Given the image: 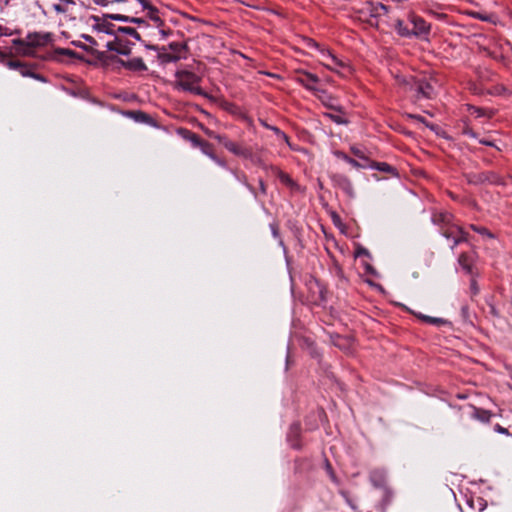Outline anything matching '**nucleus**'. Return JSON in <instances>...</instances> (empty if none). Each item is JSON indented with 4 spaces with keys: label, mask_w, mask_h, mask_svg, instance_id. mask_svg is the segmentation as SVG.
<instances>
[{
    "label": "nucleus",
    "mask_w": 512,
    "mask_h": 512,
    "mask_svg": "<svg viewBox=\"0 0 512 512\" xmlns=\"http://www.w3.org/2000/svg\"><path fill=\"white\" fill-rule=\"evenodd\" d=\"M110 18L115 20V21H121V22H126V23H133V24H137V25H146L145 19L138 18V17H131V16H127V15H124V14L112 16Z\"/></svg>",
    "instance_id": "nucleus-25"
},
{
    "label": "nucleus",
    "mask_w": 512,
    "mask_h": 512,
    "mask_svg": "<svg viewBox=\"0 0 512 512\" xmlns=\"http://www.w3.org/2000/svg\"><path fill=\"white\" fill-rule=\"evenodd\" d=\"M462 133L471 138H477V134L469 127H465Z\"/></svg>",
    "instance_id": "nucleus-46"
},
{
    "label": "nucleus",
    "mask_w": 512,
    "mask_h": 512,
    "mask_svg": "<svg viewBox=\"0 0 512 512\" xmlns=\"http://www.w3.org/2000/svg\"><path fill=\"white\" fill-rule=\"evenodd\" d=\"M371 484L378 489L385 488L387 485V472L383 468L372 469L369 473Z\"/></svg>",
    "instance_id": "nucleus-12"
},
{
    "label": "nucleus",
    "mask_w": 512,
    "mask_h": 512,
    "mask_svg": "<svg viewBox=\"0 0 512 512\" xmlns=\"http://www.w3.org/2000/svg\"><path fill=\"white\" fill-rule=\"evenodd\" d=\"M4 57L3 52L0 50V58Z\"/></svg>",
    "instance_id": "nucleus-62"
},
{
    "label": "nucleus",
    "mask_w": 512,
    "mask_h": 512,
    "mask_svg": "<svg viewBox=\"0 0 512 512\" xmlns=\"http://www.w3.org/2000/svg\"><path fill=\"white\" fill-rule=\"evenodd\" d=\"M94 53L97 59L105 64L118 63L122 67L130 71H147L148 69L147 65L140 57H136L130 60H123L116 55H109L107 52L104 51H95Z\"/></svg>",
    "instance_id": "nucleus-3"
},
{
    "label": "nucleus",
    "mask_w": 512,
    "mask_h": 512,
    "mask_svg": "<svg viewBox=\"0 0 512 512\" xmlns=\"http://www.w3.org/2000/svg\"><path fill=\"white\" fill-rule=\"evenodd\" d=\"M322 93L323 95L319 96V99L326 108L334 112L345 114V109L337 103L333 96L326 94L324 91H322Z\"/></svg>",
    "instance_id": "nucleus-16"
},
{
    "label": "nucleus",
    "mask_w": 512,
    "mask_h": 512,
    "mask_svg": "<svg viewBox=\"0 0 512 512\" xmlns=\"http://www.w3.org/2000/svg\"><path fill=\"white\" fill-rule=\"evenodd\" d=\"M382 490H383L382 501L384 504H389L393 498V491L388 486H386L385 488H382Z\"/></svg>",
    "instance_id": "nucleus-38"
},
{
    "label": "nucleus",
    "mask_w": 512,
    "mask_h": 512,
    "mask_svg": "<svg viewBox=\"0 0 512 512\" xmlns=\"http://www.w3.org/2000/svg\"><path fill=\"white\" fill-rule=\"evenodd\" d=\"M158 58L161 63L166 64V63L177 62L180 59V56L177 54H174V53H168V52H166V50H164V51L159 52Z\"/></svg>",
    "instance_id": "nucleus-31"
},
{
    "label": "nucleus",
    "mask_w": 512,
    "mask_h": 512,
    "mask_svg": "<svg viewBox=\"0 0 512 512\" xmlns=\"http://www.w3.org/2000/svg\"><path fill=\"white\" fill-rule=\"evenodd\" d=\"M53 9L57 13H65L66 12V8L61 4H53Z\"/></svg>",
    "instance_id": "nucleus-48"
},
{
    "label": "nucleus",
    "mask_w": 512,
    "mask_h": 512,
    "mask_svg": "<svg viewBox=\"0 0 512 512\" xmlns=\"http://www.w3.org/2000/svg\"><path fill=\"white\" fill-rule=\"evenodd\" d=\"M414 77H405L401 75L396 76L397 84L401 87H403L405 90L412 91L413 90V84L415 82Z\"/></svg>",
    "instance_id": "nucleus-27"
},
{
    "label": "nucleus",
    "mask_w": 512,
    "mask_h": 512,
    "mask_svg": "<svg viewBox=\"0 0 512 512\" xmlns=\"http://www.w3.org/2000/svg\"><path fill=\"white\" fill-rule=\"evenodd\" d=\"M331 180L334 183V185H336L341 190H343L347 195H349V196L353 195V193H354L353 184L347 176H345L343 174H333L331 176Z\"/></svg>",
    "instance_id": "nucleus-13"
},
{
    "label": "nucleus",
    "mask_w": 512,
    "mask_h": 512,
    "mask_svg": "<svg viewBox=\"0 0 512 512\" xmlns=\"http://www.w3.org/2000/svg\"><path fill=\"white\" fill-rule=\"evenodd\" d=\"M410 117L416 118V119H418V120H422V119H423L421 116H413V115H410Z\"/></svg>",
    "instance_id": "nucleus-61"
},
{
    "label": "nucleus",
    "mask_w": 512,
    "mask_h": 512,
    "mask_svg": "<svg viewBox=\"0 0 512 512\" xmlns=\"http://www.w3.org/2000/svg\"><path fill=\"white\" fill-rule=\"evenodd\" d=\"M178 135H180L184 140L189 141L194 148H197L202 138L194 133L193 131L186 128H179L177 130Z\"/></svg>",
    "instance_id": "nucleus-17"
},
{
    "label": "nucleus",
    "mask_w": 512,
    "mask_h": 512,
    "mask_svg": "<svg viewBox=\"0 0 512 512\" xmlns=\"http://www.w3.org/2000/svg\"><path fill=\"white\" fill-rule=\"evenodd\" d=\"M468 240V233L465 232L460 226H459V234H457L454 244L451 245V249L454 250V248L459 245L462 242H466Z\"/></svg>",
    "instance_id": "nucleus-35"
},
{
    "label": "nucleus",
    "mask_w": 512,
    "mask_h": 512,
    "mask_svg": "<svg viewBox=\"0 0 512 512\" xmlns=\"http://www.w3.org/2000/svg\"><path fill=\"white\" fill-rule=\"evenodd\" d=\"M300 435H301V425L298 422L291 424L288 434H287V440L292 448H294V449L301 448Z\"/></svg>",
    "instance_id": "nucleus-14"
},
{
    "label": "nucleus",
    "mask_w": 512,
    "mask_h": 512,
    "mask_svg": "<svg viewBox=\"0 0 512 512\" xmlns=\"http://www.w3.org/2000/svg\"><path fill=\"white\" fill-rule=\"evenodd\" d=\"M260 189L262 190L263 193H265V185L262 181H260Z\"/></svg>",
    "instance_id": "nucleus-58"
},
{
    "label": "nucleus",
    "mask_w": 512,
    "mask_h": 512,
    "mask_svg": "<svg viewBox=\"0 0 512 512\" xmlns=\"http://www.w3.org/2000/svg\"><path fill=\"white\" fill-rule=\"evenodd\" d=\"M22 65V62L20 61H17V60H10L7 62V66L10 68V69H16V70H19L20 67Z\"/></svg>",
    "instance_id": "nucleus-43"
},
{
    "label": "nucleus",
    "mask_w": 512,
    "mask_h": 512,
    "mask_svg": "<svg viewBox=\"0 0 512 512\" xmlns=\"http://www.w3.org/2000/svg\"><path fill=\"white\" fill-rule=\"evenodd\" d=\"M413 92L416 93V99L426 98L431 99L434 97L433 86L425 79H415L413 84Z\"/></svg>",
    "instance_id": "nucleus-10"
},
{
    "label": "nucleus",
    "mask_w": 512,
    "mask_h": 512,
    "mask_svg": "<svg viewBox=\"0 0 512 512\" xmlns=\"http://www.w3.org/2000/svg\"><path fill=\"white\" fill-rule=\"evenodd\" d=\"M361 254H368V251L364 248H360L357 252V255H361Z\"/></svg>",
    "instance_id": "nucleus-57"
},
{
    "label": "nucleus",
    "mask_w": 512,
    "mask_h": 512,
    "mask_svg": "<svg viewBox=\"0 0 512 512\" xmlns=\"http://www.w3.org/2000/svg\"><path fill=\"white\" fill-rule=\"evenodd\" d=\"M279 179L283 184L288 185L290 187H293L296 185L295 182L293 181V179L288 174H286L284 172L279 173Z\"/></svg>",
    "instance_id": "nucleus-40"
},
{
    "label": "nucleus",
    "mask_w": 512,
    "mask_h": 512,
    "mask_svg": "<svg viewBox=\"0 0 512 512\" xmlns=\"http://www.w3.org/2000/svg\"><path fill=\"white\" fill-rule=\"evenodd\" d=\"M336 155L339 158H342L345 162H347L348 164H350L352 167H354L356 169H366V168H368V163L363 162V161L359 162V161L355 160L354 158L349 157L348 155H346L343 152H337Z\"/></svg>",
    "instance_id": "nucleus-24"
},
{
    "label": "nucleus",
    "mask_w": 512,
    "mask_h": 512,
    "mask_svg": "<svg viewBox=\"0 0 512 512\" xmlns=\"http://www.w3.org/2000/svg\"><path fill=\"white\" fill-rule=\"evenodd\" d=\"M19 72L22 76H25V77H32V78H35L37 80H40V81H44V78L43 76L39 75V74H36L34 72H32L27 65L23 64L21 65L20 69H19Z\"/></svg>",
    "instance_id": "nucleus-34"
},
{
    "label": "nucleus",
    "mask_w": 512,
    "mask_h": 512,
    "mask_svg": "<svg viewBox=\"0 0 512 512\" xmlns=\"http://www.w3.org/2000/svg\"><path fill=\"white\" fill-rule=\"evenodd\" d=\"M354 18L372 28L379 27V19L389 12V7L371 0L359 1L352 6Z\"/></svg>",
    "instance_id": "nucleus-1"
},
{
    "label": "nucleus",
    "mask_w": 512,
    "mask_h": 512,
    "mask_svg": "<svg viewBox=\"0 0 512 512\" xmlns=\"http://www.w3.org/2000/svg\"><path fill=\"white\" fill-rule=\"evenodd\" d=\"M440 234L448 240H452L454 243L457 234H459V225L451 222L449 225L443 226L440 230Z\"/></svg>",
    "instance_id": "nucleus-19"
},
{
    "label": "nucleus",
    "mask_w": 512,
    "mask_h": 512,
    "mask_svg": "<svg viewBox=\"0 0 512 512\" xmlns=\"http://www.w3.org/2000/svg\"><path fill=\"white\" fill-rule=\"evenodd\" d=\"M168 48L172 51V53L174 54H179L181 53L183 50H186L187 46L185 43H181V42H171L169 45H168Z\"/></svg>",
    "instance_id": "nucleus-36"
},
{
    "label": "nucleus",
    "mask_w": 512,
    "mask_h": 512,
    "mask_svg": "<svg viewBox=\"0 0 512 512\" xmlns=\"http://www.w3.org/2000/svg\"><path fill=\"white\" fill-rule=\"evenodd\" d=\"M176 82L175 87L183 91H188L193 94L207 97V93L198 86L201 78L195 73L188 70H178L175 73Z\"/></svg>",
    "instance_id": "nucleus-2"
},
{
    "label": "nucleus",
    "mask_w": 512,
    "mask_h": 512,
    "mask_svg": "<svg viewBox=\"0 0 512 512\" xmlns=\"http://www.w3.org/2000/svg\"><path fill=\"white\" fill-rule=\"evenodd\" d=\"M272 129H273V131H275V133H276V134H277V135H278L282 140H284L286 143H288V144H289V137H288L284 132H282V131H281L279 128H277V127H273Z\"/></svg>",
    "instance_id": "nucleus-44"
},
{
    "label": "nucleus",
    "mask_w": 512,
    "mask_h": 512,
    "mask_svg": "<svg viewBox=\"0 0 512 512\" xmlns=\"http://www.w3.org/2000/svg\"><path fill=\"white\" fill-rule=\"evenodd\" d=\"M350 150H351V153H352L354 156L358 157V158H359V159H361L363 162H366V163H368V164L370 163V159H368V158L364 155V153H363V151H362L361 149H359V148H357V147H351V149H350Z\"/></svg>",
    "instance_id": "nucleus-39"
},
{
    "label": "nucleus",
    "mask_w": 512,
    "mask_h": 512,
    "mask_svg": "<svg viewBox=\"0 0 512 512\" xmlns=\"http://www.w3.org/2000/svg\"><path fill=\"white\" fill-rule=\"evenodd\" d=\"M465 178L469 184H504L502 177L494 171L470 172L465 174Z\"/></svg>",
    "instance_id": "nucleus-5"
},
{
    "label": "nucleus",
    "mask_w": 512,
    "mask_h": 512,
    "mask_svg": "<svg viewBox=\"0 0 512 512\" xmlns=\"http://www.w3.org/2000/svg\"><path fill=\"white\" fill-rule=\"evenodd\" d=\"M58 53L62 55L74 56L76 53L70 49L61 48L58 50Z\"/></svg>",
    "instance_id": "nucleus-47"
},
{
    "label": "nucleus",
    "mask_w": 512,
    "mask_h": 512,
    "mask_svg": "<svg viewBox=\"0 0 512 512\" xmlns=\"http://www.w3.org/2000/svg\"><path fill=\"white\" fill-rule=\"evenodd\" d=\"M72 44H73L74 46L79 47V48H82V49H84V50H86V51H90V49H89L85 44H83V43H82V42H80V41H73V42H72Z\"/></svg>",
    "instance_id": "nucleus-51"
},
{
    "label": "nucleus",
    "mask_w": 512,
    "mask_h": 512,
    "mask_svg": "<svg viewBox=\"0 0 512 512\" xmlns=\"http://www.w3.org/2000/svg\"><path fill=\"white\" fill-rule=\"evenodd\" d=\"M295 81L305 87L307 90L316 92L318 89L316 88V84L319 82V78L317 75L307 72L305 70H296L295 71Z\"/></svg>",
    "instance_id": "nucleus-9"
},
{
    "label": "nucleus",
    "mask_w": 512,
    "mask_h": 512,
    "mask_svg": "<svg viewBox=\"0 0 512 512\" xmlns=\"http://www.w3.org/2000/svg\"><path fill=\"white\" fill-rule=\"evenodd\" d=\"M26 39L29 40L30 44L34 49L36 47H43L51 43L53 40V34L50 32H33L29 33Z\"/></svg>",
    "instance_id": "nucleus-11"
},
{
    "label": "nucleus",
    "mask_w": 512,
    "mask_h": 512,
    "mask_svg": "<svg viewBox=\"0 0 512 512\" xmlns=\"http://www.w3.org/2000/svg\"><path fill=\"white\" fill-rule=\"evenodd\" d=\"M137 1L142 5L143 10L145 8H148L149 5H151L149 0H137Z\"/></svg>",
    "instance_id": "nucleus-55"
},
{
    "label": "nucleus",
    "mask_w": 512,
    "mask_h": 512,
    "mask_svg": "<svg viewBox=\"0 0 512 512\" xmlns=\"http://www.w3.org/2000/svg\"><path fill=\"white\" fill-rule=\"evenodd\" d=\"M12 44L15 47L16 53L20 55L31 56L34 53V49L27 39H14Z\"/></svg>",
    "instance_id": "nucleus-15"
},
{
    "label": "nucleus",
    "mask_w": 512,
    "mask_h": 512,
    "mask_svg": "<svg viewBox=\"0 0 512 512\" xmlns=\"http://www.w3.org/2000/svg\"><path fill=\"white\" fill-rule=\"evenodd\" d=\"M207 134L217 140L219 144L225 147L232 154L245 159L252 158V151L250 148L230 140L226 135L215 134L212 131H208Z\"/></svg>",
    "instance_id": "nucleus-4"
},
{
    "label": "nucleus",
    "mask_w": 512,
    "mask_h": 512,
    "mask_svg": "<svg viewBox=\"0 0 512 512\" xmlns=\"http://www.w3.org/2000/svg\"><path fill=\"white\" fill-rule=\"evenodd\" d=\"M114 36V40L107 42V49L109 51H114L120 55H129L131 53L132 46L134 45V43L118 32H116Z\"/></svg>",
    "instance_id": "nucleus-7"
},
{
    "label": "nucleus",
    "mask_w": 512,
    "mask_h": 512,
    "mask_svg": "<svg viewBox=\"0 0 512 512\" xmlns=\"http://www.w3.org/2000/svg\"><path fill=\"white\" fill-rule=\"evenodd\" d=\"M117 31H118V33H120L121 35H124L125 37L131 36L137 41L142 40L140 34L137 32V30L135 28L119 26V27H117Z\"/></svg>",
    "instance_id": "nucleus-32"
},
{
    "label": "nucleus",
    "mask_w": 512,
    "mask_h": 512,
    "mask_svg": "<svg viewBox=\"0 0 512 512\" xmlns=\"http://www.w3.org/2000/svg\"><path fill=\"white\" fill-rule=\"evenodd\" d=\"M129 115L137 122L151 124L152 118L149 114L142 111H130Z\"/></svg>",
    "instance_id": "nucleus-29"
},
{
    "label": "nucleus",
    "mask_w": 512,
    "mask_h": 512,
    "mask_svg": "<svg viewBox=\"0 0 512 512\" xmlns=\"http://www.w3.org/2000/svg\"><path fill=\"white\" fill-rule=\"evenodd\" d=\"M470 228L481 235L487 236L488 238H493V234L485 227L471 224Z\"/></svg>",
    "instance_id": "nucleus-37"
},
{
    "label": "nucleus",
    "mask_w": 512,
    "mask_h": 512,
    "mask_svg": "<svg viewBox=\"0 0 512 512\" xmlns=\"http://www.w3.org/2000/svg\"><path fill=\"white\" fill-rule=\"evenodd\" d=\"M458 263L467 274H472V258L467 253H461L458 257Z\"/></svg>",
    "instance_id": "nucleus-21"
},
{
    "label": "nucleus",
    "mask_w": 512,
    "mask_h": 512,
    "mask_svg": "<svg viewBox=\"0 0 512 512\" xmlns=\"http://www.w3.org/2000/svg\"><path fill=\"white\" fill-rule=\"evenodd\" d=\"M368 168H373V169L383 171L386 173H394V171H395V169L391 165H389L385 162H375V161H371V160H370V163L368 164Z\"/></svg>",
    "instance_id": "nucleus-30"
},
{
    "label": "nucleus",
    "mask_w": 512,
    "mask_h": 512,
    "mask_svg": "<svg viewBox=\"0 0 512 512\" xmlns=\"http://www.w3.org/2000/svg\"><path fill=\"white\" fill-rule=\"evenodd\" d=\"M161 32L163 35H165V36L167 35V33L164 30H162Z\"/></svg>",
    "instance_id": "nucleus-63"
},
{
    "label": "nucleus",
    "mask_w": 512,
    "mask_h": 512,
    "mask_svg": "<svg viewBox=\"0 0 512 512\" xmlns=\"http://www.w3.org/2000/svg\"><path fill=\"white\" fill-rule=\"evenodd\" d=\"M417 317L426 323H429V324H432V325H435L438 327L449 324V322L443 318L431 317V316H427V315H423V314H418Z\"/></svg>",
    "instance_id": "nucleus-28"
},
{
    "label": "nucleus",
    "mask_w": 512,
    "mask_h": 512,
    "mask_svg": "<svg viewBox=\"0 0 512 512\" xmlns=\"http://www.w3.org/2000/svg\"><path fill=\"white\" fill-rule=\"evenodd\" d=\"M326 471L330 480L334 483H338V478L329 462L326 463Z\"/></svg>",
    "instance_id": "nucleus-41"
},
{
    "label": "nucleus",
    "mask_w": 512,
    "mask_h": 512,
    "mask_svg": "<svg viewBox=\"0 0 512 512\" xmlns=\"http://www.w3.org/2000/svg\"><path fill=\"white\" fill-rule=\"evenodd\" d=\"M393 27L401 37H411L410 28L408 27V24L404 23V21H402L401 19H396Z\"/></svg>",
    "instance_id": "nucleus-26"
},
{
    "label": "nucleus",
    "mask_w": 512,
    "mask_h": 512,
    "mask_svg": "<svg viewBox=\"0 0 512 512\" xmlns=\"http://www.w3.org/2000/svg\"><path fill=\"white\" fill-rule=\"evenodd\" d=\"M496 430L500 433H507V429L501 427L499 424L496 425Z\"/></svg>",
    "instance_id": "nucleus-56"
},
{
    "label": "nucleus",
    "mask_w": 512,
    "mask_h": 512,
    "mask_svg": "<svg viewBox=\"0 0 512 512\" xmlns=\"http://www.w3.org/2000/svg\"><path fill=\"white\" fill-rule=\"evenodd\" d=\"M409 22L412 25V28H410L411 37L426 38L429 35L431 26L422 17L411 14Z\"/></svg>",
    "instance_id": "nucleus-8"
},
{
    "label": "nucleus",
    "mask_w": 512,
    "mask_h": 512,
    "mask_svg": "<svg viewBox=\"0 0 512 512\" xmlns=\"http://www.w3.org/2000/svg\"><path fill=\"white\" fill-rule=\"evenodd\" d=\"M432 222L439 226V231L443 228V226L449 225L453 222V216L447 212L436 213L432 216Z\"/></svg>",
    "instance_id": "nucleus-18"
},
{
    "label": "nucleus",
    "mask_w": 512,
    "mask_h": 512,
    "mask_svg": "<svg viewBox=\"0 0 512 512\" xmlns=\"http://www.w3.org/2000/svg\"><path fill=\"white\" fill-rule=\"evenodd\" d=\"M323 117L328 118L332 122L338 125H347L349 121L345 118V114H341L338 112H324Z\"/></svg>",
    "instance_id": "nucleus-23"
},
{
    "label": "nucleus",
    "mask_w": 512,
    "mask_h": 512,
    "mask_svg": "<svg viewBox=\"0 0 512 512\" xmlns=\"http://www.w3.org/2000/svg\"><path fill=\"white\" fill-rule=\"evenodd\" d=\"M82 38L85 39L87 42H89L92 45H96L97 41L90 35L83 34Z\"/></svg>",
    "instance_id": "nucleus-49"
},
{
    "label": "nucleus",
    "mask_w": 512,
    "mask_h": 512,
    "mask_svg": "<svg viewBox=\"0 0 512 512\" xmlns=\"http://www.w3.org/2000/svg\"><path fill=\"white\" fill-rule=\"evenodd\" d=\"M92 2L96 5H99V6H107L109 3H111V1L109 0H92Z\"/></svg>",
    "instance_id": "nucleus-50"
},
{
    "label": "nucleus",
    "mask_w": 512,
    "mask_h": 512,
    "mask_svg": "<svg viewBox=\"0 0 512 512\" xmlns=\"http://www.w3.org/2000/svg\"><path fill=\"white\" fill-rule=\"evenodd\" d=\"M144 10H147V16L156 24L157 27H161L164 25V21L160 18L159 10L157 7L151 4L148 6V8H145Z\"/></svg>",
    "instance_id": "nucleus-22"
},
{
    "label": "nucleus",
    "mask_w": 512,
    "mask_h": 512,
    "mask_svg": "<svg viewBox=\"0 0 512 512\" xmlns=\"http://www.w3.org/2000/svg\"><path fill=\"white\" fill-rule=\"evenodd\" d=\"M118 15L117 13H105L101 17L100 16H91L93 20L92 28L98 32H103L109 35L116 34L117 27L110 22L112 20L110 17Z\"/></svg>",
    "instance_id": "nucleus-6"
},
{
    "label": "nucleus",
    "mask_w": 512,
    "mask_h": 512,
    "mask_svg": "<svg viewBox=\"0 0 512 512\" xmlns=\"http://www.w3.org/2000/svg\"><path fill=\"white\" fill-rule=\"evenodd\" d=\"M328 57L330 58L333 65L338 67H344V63L341 60L337 59L334 55L329 54Z\"/></svg>",
    "instance_id": "nucleus-45"
},
{
    "label": "nucleus",
    "mask_w": 512,
    "mask_h": 512,
    "mask_svg": "<svg viewBox=\"0 0 512 512\" xmlns=\"http://www.w3.org/2000/svg\"><path fill=\"white\" fill-rule=\"evenodd\" d=\"M471 417L483 423L490 422L492 413L489 410L473 407Z\"/></svg>",
    "instance_id": "nucleus-20"
},
{
    "label": "nucleus",
    "mask_w": 512,
    "mask_h": 512,
    "mask_svg": "<svg viewBox=\"0 0 512 512\" xmlns=\"http://www.w3.org/2000/svg\"><path fill=\"white\" fill-rule=\"evenodd\" d=\"M146 47H147L148 49L156 50V51H159V52H160V51H164V50H166V47H165V46H163V47L159 48V47H158V46H156V45H146Z\"/></svg>",
    "instance_id": "nucleus-53"
},
{
    "label": "nucleus",
    "mask_w": 512,
    "mask_h": 512,
    "mask_svg": "<svg viewBox=\"0 0 512 512\" xmlns=\"http://www.w3.org/2000/svg\"><path fill=\"white\" fill-rule=\"evenodd\" d=\"M470 110L472 111V112H471L472 114H475V115H476V117H483V116H486V112H485V110H484V109H482V108H478V107H474V106H472V107L470 108Z\"/></svg>",
    "instance_id": "nucleus-42"
},
{
    "label": "nucleus",
    "mask_w": 512,
    "mask_h": 512,
    "mask_svg": "<svg viewBox=\"0 0 512 512\" xmlns=\"http://www.w3.org/2000/svg\"><path fill=\"white\" fill-rule=\"evenodd\" d=\"M479 142L483 145H486V146H491V147H496L495 143L491 140H487V139H480Z\"/></svg>",
    "instance_id": "nucleus-52"
},
{
    "label": "nucleus",
    "mask_w": 512,
    "mask_h": 512,
    "mask_svg": "<svg viewBox=\"0 0 512 512\" xmlns=\"http://www.w3.org/2000/svg\"><path fill=\"white\" fill-rule=\"evenodd\" d=\"M197 148H199L202 151V153L207 155L209 158H214V147L208 141L202 139Z\"/></svg>",
    "instance_id": "nucleus-33"
},
{
    "label": "nucleus",
    "mask_w": 512,
    "mask_h": 512,
    "mask_svg": "<svg viewBox=\"0 0 512 512\" xmlns=\"http://www.w3.org/2000/svg\"><path fill=\"white\" fill-rule=\"evenodd\" d=\"M127 0H112L111 3H124Z\"/></svg>",
    "instance_id": "nucleus-59"
},
{
    "label": "nucleus",
    "mask_w": 512,
    "mask_h": 512,
    "mask_svg": "<svg viewBox=\"0 0 512 512\" xmlns=\"http://www.w3.org/2000/svg\"><path fill=\"white\" fill-rule=\"evenodd\" d=\"M3 27L0 25V33L2 34Z\"/></svg>",
    "instance_id": "nucleus-64"
},
{
    "label": "nucleus",
    "mask_w": 512,
    "mask_h": 512,
    "mask_svg": "<svg viewBox=\"0 0 512 512\" xmlns=\"http://www.w3.org/2000/svg\"><path fill=\"white\" fill-rule=\"evenodd\" d=\"M215 163H217L220 166H225V161L214 155V158H211Z\"/></svg>",
    "instance_id": "nucleus-54"
},
{
    "label": "nucleus",
    "mask_w": 512,
    "mask_h": 512,
    "mask_svg": "<svg viewBox=\"0 0 512 512\" xmlns=\"http://www.w3.org/2000/svg\"><path fill=\"white\" fill-rule=\"evenodd\" d=\"M277 234H278L277 228L273 227V235L277 236Z\"/></svg>",
    "instance_id": "nucleus-60"
}]
</instances>
